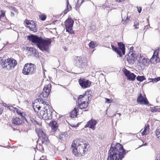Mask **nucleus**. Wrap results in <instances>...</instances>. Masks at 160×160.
<instances>
[{
    "mask_svg": "<svg viewBox=\"0 0 160 160\" xmlns=\"http://www.w3.org/2000/svg\"><path fill=\"white\" fill-rule=\"evenodd\" d=\"M51 88L50 84H46L44 86L42 91L39 95L38 99V101L40 105L39 106L36 105L35 107L38 110H40L41 108L43 109L39 112H38V113L40 118L44 120L50 119L52 118V109L51 106L43 100V98H48L51 91Z\"/></svg>",
    "mask_w": 160,
    "mask_h": 160,
    "instance_id": "1",
    "label": "nucleus"
},
{
    "mask_svg": "<svg viewBox=\"0 0 160 160\" xmlns=\"http://www.w3.org/2000/svg\"><path fill=\"white\" fill-rule=\"evenodd\" d=\"M113 145H111L109 151L108 160H122L126 153L123 146L118 143Z\"/></svg>",
    "mask_w": 160,
    "mask_h": 160,
    "instance_id": "2",
    "label": "nucleus"
},
{
    "mask_svg": "<svg viewBox=\"0 0 160 160\" xmlns=\"http://www.w3.org/2000/svg\"><path fill=\"white\" fill-rule=\"evenodd\" d=\"M28 39L33 44L36 45L38 48L43 52L48 51L49 46L51 44L52 40L48 39H44L36 35H31L28 37Z\"/></svg>",
    "mask_w": 160,
    "mask_h": 160,
    "instance_id": "3",
    "label": "nucleus"
},
{
    "mask_svg": "<svg viewBox=\"0 0 160 160\" xmlns=\"http://www.w3.org/2000/svg\"><path fill=\"white\" fill-rule=\"evenodd\" d=\"M87 144L81 141H74L71 145L73 154L76 157H81L84 155L88 151Z\"/></svg>",
    "mask_w": 160,
    "mask_h": 160,
    "instance_id": "4",
    "label": "nucleus"
},
{
    "mask_svg": "<svg viewBox=\"0 0 160 160\" xmlns=\"http://www.w3.org/2000/svg\"><path fill=\"white\" fill-rule=\"evenodd\" d=\"M91 91H87L83 95H80L78 99V107L80 109L87 108L88 105V102L91 100Z\"/></svg>",
    "mask_w": 160,
    "mask_h": 160,
    "instance_id": "5",
    "label": "nucleus"
},
{
    "mask_svg": "<svg viewBox=\"0 0 160 160\" xmlns=\"http://www.w3.org/2000/svg\"><path fill=\"white\" fill-rule=\"evenodd\" d=\"M0 63L3 68H6L8 70L13 69L17 64L16 60L13 59H8L4 61L0 59Z\"/></svg>",
    "mask_w": 160,
    "mask_h": 160,
    "instance_id": "6",
    "label": "nucleus"
},
{
    "mask_svg": "<svg viewBox=\"0 0 160 160\" xmlns=\"http://www.w3.org/2000/svg\"><path fill=\"white\" fill-rule=\"evenodd\" d=\"M36 66L31 63L26 64L24 66L22 73L25 75H31L35 73Z\"/></svg>",
    "mask_w": 160,
    "mask_h": 160,
    "instance_id": "7",
    "label": "nucleus"
},
{
    "mask_svg": "<svg viewBox=\"0 0 160 160\" xmlns=\"http://www.w3.org/2000/svg\"><path fill=\"white\" fill-rule=\"evenodd\" d=\"M135 58L136 60L138 61V63L141 67L148 66L149 64L150 60L146 58L145 56L140 53L138 54Z\"/></svg>",
    "mask_w": 160,
    "mask_h": 160,
    "instance_id": "8",
    "label": "nucleus"
},
{
    "mask_svg": "<svg viewBox=\"0 0 160 160\" xmlns=\"http://www.w3.org/2000/svg\"><path fill=\"white\" fill-rule=\"evenodd\" d=\"M118 45L119 46L118 48L112 45H111V47L113 50L116 52L119 57H121L122 54L124 55L125 54V46L121 42H118Z\"/></svg>",
    "mask_w": 160,
    "mask_h": 160,
    "instance_id": "9",
    "label": "nucleus"
},
{
    "mask_svg": "<svg viewBox=\"0 0 160 160\" xmlns=\"http://www.w3.org/2000/svg\"><path fill=\"white\" fill-rule=\"evenodd\" d=\"M36 131L38 132L39 139L41 141L42 144L45 145H48L49 143V140L42 130L40 128H37Z\"/></svg>",
    "mask_w": 160,
    "mask_h": 160,
    "instance_id": "10",
    "label": "nucleus"
},
{
    "mask_svg": "<svg viewBox=\"0 0 160 160\" xmlns=\"http://www.w3.org/2000/svg\"><path fill=\"white\" fill-rule=\"evenodd\" d=\"M74 22V21L69 18H68L65 22L66 31L70 34H74V32L72 29Z\"/></svg>",
    "mask_w": 160,
    "mask_h": 160,
    "instance_id": "11",
    "label": "nucleus"
},
{
    "mask_svg": "<svg viewBox=\"0 0 160 160\" xmlns=\"http://www.w3.org/2000/svg\"><path fill=\"white\" fill-rule=\"evenodd\" d=\"M25 24L27 26L29 29L32 31L34 32H36L37 31V28L35 22L32 21H28L26 20L24 21Z\"/></svg>",
    "mask_w": 160,
    "mask_h": 160,
    "instance_id": "12",
    "label": "nucleus"
},
{
    "mask_svg": "<svg viewBox=\"0 0 160 160\" xmlns=\"http://www.w3.org/2000/svg\"><path fill=\"white\" fill-rule=\"evenodd\" d=\"M78 82L81 87L84 88L89 87L91 84V82L85 78H80Z\"/></svg>",
    "mask_w": 160,
    "mask_h": 160,
    "instance_id": "13",
    "label": "nucleus"
},
{
    "mask_svg": "<svg viewBox=\"0 0 160 160\" xmlns=\"http://www.w3.org/2000/svg\"><path fill=\"white\" fill-rule=\"evenodd\" d=\"M137 102L138 103L141 104L148 105V102L145 95L142 96L141 93H140L138 95Z\"/></svg>",
    "mask_w": 160,
    "mask_h": 160,
    "instance_id": "14",
    "label": "nucleus"
},
{
    "mask_svg": "<svg viewBox=\"0 0 160 160\" xmlns=\"http://www.w3.org/2000/svg\"><path fill=\"white\" fill-rule=\"evenodd\" d=\"M124 73L129 80L132 81L135 80L136 76L133 73H131L129 71L125 69L124 71Z\"/></svg>",
    "mask_w": 160,
    "mask_h": 160,
    "instance_id": "15",
    "label": "nucleus"
},
{
    "mask_svg": "<svg viewBox=\"0 0 160 160\" xmlns=\"http://www.w3.org/2000/svg\"><path fill=\"white\" fill-rule=\"evenodd\" d=\"M97 122L95 120L92 119L88 122L85 125V127H89L93 130L95 129Z\"/></svg>",
    "mask_w": 160,
    "mask_h": 160,
    "instance_id": "16",
    "label": "nucleus"
},
{
    "mask_svg": "<svg viewBox=\"0 0 160 160\" xmlns=\"http://www.w3.org/2000/svg\"><path fill=\"white\" fill-rule=\"evenodd\" d=\"M127 60L130 63L133 64L135 62V54L133 53H129L128 56L127 57Z\"/></svg>",
    "mask_w": 160,
    "mask_h": 160,
    "instance_id": "17",
    "label": "nucleus"
},
{
    "mask_svg": "<svg viewBox=\"0 0 160 160\" xmlns=\"http://www.w3.org/2000/svg\"><path fill=\"white\" fill-rule=\"evenodd\" d=\"M77 66L80 68H82L83 62L80 57H77L75 58Z\"/></svg>",
    "mask_w": 160,
    "mask_h": 160,
    "instance_id": "18",
    "label": "nucleus"
},
{
    "mask_svg": "<svg viewBox=\"0 0 160 160\" xmlns=\"http://www.w3.org/2000/svg\"><path fill=\"white\" fill-rule=\"evenodd\" d=\"M149 126L148 124L146 125L144 127V130L142 132V136L148 134L149 132Z\"/></svg>",
    "mask_w": 160,
    "mask_h": 160,
    "instance_id": "19",
    "label": "nucleus"
},
{
    "mask_svg": "<svg viewBox=\"0 0 160 160\" xmlns=\"http://www.w3.org/2000/svg\"><path fill=\"white\" fill-rule=\"evenodd\" d=\"M57 123L55 121H53L51 122L50 123V125L51 126L52 130L54 132L57 129L58 126L57 125Z\"/></svg>",
    "mask_w": 160,
    "mask_h": 160,
    "instance_id": "20",
    "label": "nucleus"
},
{
    "mask_svg": "<svg viewBox=\"0 0 160 160\" xmlns=\"http://www.w3.org/2000/svg\"><path fill=\"white\" fill-rule=\"evenodd\" d=\"M150 61L152 63L155 64L159 61V59L158 56L153 55Z\"/></svg>",
    "mask_w": 160,
    "mask_h": 160,
    "instance_id": "21",
    "label": "nucleus"
},
{
    "mask_svg": "<svg viewBox=\"0 0 160 160\" xmlns=\"http://www.w3.org/2000/svg\"><path fill=\"white\" fill-rule=\"evenodd\" d=\"M12 122L14 125H18L21 123V120L19 118L15 117L12 118Z\"/></svg>",
    "mask_w": 160,
    "mask_h": 160,
    "instance_id": "22",
    "label": "nucleus"
},
{
    "mask_svg": "<svg viewBox=\"0 0 160 160\" xmlns=\"http://www.w3.org/2000/svg\"><path fill=\"white\" fill-rule=\"evenodd\" d=\"M122 22L124 24H127L129 21V18H128L127 14H126L125 17L123 16L122 15Z\"/></svg>",
    "mask_w": 160,
    "mask_h": 160,
    "instance_id": "23",
    "label": "nucleus"
},
{
    "mask_svg": "<svg viewBox=\"0 0 160 160\" xmlns=\"http://www.w3.org/2000/svg\"><path fill=\"white\" fill-rule=\"evenodd\" d=\"M78 107H75L74 110L71 112V116L73 118H74V116H76L78 115Z\"/></svg>",
    "mask_w": 160,
    "mask_h": 160,
    "instance_id": "24",
    "label": "nucleus"
},
{
    "mask_svg": "<svg viewBox=\"0 0 160 160\" xmlns=\"http://www.w3.org/2000/svg\"><path fill=\"white\" fill-rule=\"evenodd\" d=\"M67 135L65 133H61L58 136V137L61 140H64L66 139Z\"/></svg>",
    "mask_w": 160,
    "mask_h": 160,
    "instance_id": "25",
    "label": "nucleus"
},
{
    "mask_svg": "<svg viewBox=\"0 0 160 160\" xmlns=\"http://www.w3.org/2000/svg\"><path fill=\"white\" fill-rule=\"evenodd\" d=\"M67 8L64 10V14L67 13L68 11L71 10L72 7L70 4H69L68 0H67Z\"/></svg>",
    "mask_w": 160,
    "mask_h": 160,
    "instance_id": "26",
    "label": "nucleus"
},
{
    "mask_svg": "<svg viewBox=\"0 0 160 160\" xmlns=\"http://www.w3.org/2000/svg\"><path fill=\"white\" fill-rule=\"evenodd\" d=\"M89 46L90 48H93L96 46H97L95 42H94L93 41H91L89 44Z\"/></svg>",
    "mask_w": 160,
    "mask_h": 160,
    "instance_id": "27",
    "label": "nucleus"
},
{
    "mask_svg": "<svg viewBox=\"0 0 160 160\" xmlns=\"http://www.w3.org/2000/svg\"><path fill=\"white\" fill-rule=\"evenodd\" d=\"M136 79L138 81L141 82L145 80V78L144 76H138L136 77Z\"/></svg>",
    "mask_w": 160,
    "mask_h": 160,
    "instance_id": "28",
    "label": "nucleus"
},
{
    "mask_svg": "<svg viewBox=\"0 0 160 160\" xmlns=\"http://www.w3.org/2000/svg\"><path fill=\"white\" fill-rule=\"evenodd\" d=\"M159 80H160V77H158V78H155L154 79L151 78L150 79V82H157Z\"/></svg>",
    "mask_w": 160,
    "mask_h": 160,
    "instance_id": "29",
    "label": "nucleus"
},
{
    "mask_svg": "<svg viewBox=\"0 0 160 160\" xmlns=\"http://www.w3.org/2000/svg\"><path fill=\"white\" fill-rule=\"evenodd\" d=\"M83 2V0H78L76 5V7H79Z\"/></svg>",
    "mask_w": 160,
    "mask_h": 160,
    "instance_id": "30",
    "label": "nucleus"
},
{
    "mask_svg": "<svg viewBox=\"0 0 160 160\" xmlns=\"http://www.w3.org/2000/svg\"><path fill=\"white\" fill-rule=\"evenodd\" d=\"M134 26L135 27V28L137 29L139 28V21L138 20H136L134 23Z\"/></svg>",
    "mask_w": 160,
    "mask_h": 160,
    "instance_id": "31",
    "label": "nucleus"
},
{
    "mask_svg": "<svg viewBox=\"0 0 160 160\" xmlns=\"http://www.w3.org/2000/svg\"><path fill=\"white\" fill-rule=\"evenodd\" d=\"M156 134L157 138L160 139V129H158L156 131Z\"/></svg>",
    "mask_w": 160,
    "mask_h": 160,
    "instance_id": "32",
    "label": "nucleus"
},
{
    "mask_svg": "<svg viewBox=\"0 0 160 160\" xmlns=\"http://www.w3.org/2000/svg\"><path fill=\"white\" fill-rule=\"evenodd\" d=\"M39 18L42 21H44L46 18V16L45 15L41 14L39 16Z\"/></svg>",
    "mask_w": 160,
    "mask_h": 160,
    "instance_id": "33",
    "label": "nucleus"
},
{
    "mask_svg": "<svg viewBox=\"0 0 160 160\" xmlns=\"http://www.w3.org/2000/svg\"><path fill=\"white\" fill-rule=\"evenodd\" d=\"M17 112L18 113L20 114L22 116V119H23L24 118H25L23 116V115H24V114L23 113L21 112L20 110H17Z\"/></svg>",
    "mask_w": 160,
    "mask_h": 160,
    "instance_id": "34",
    "label": "nucleus"
},
{
    "mask_svg": "<svg viewBox=\"0 0 160 160\" xmlns=\"http://www.w3.org/2000/svg\"><path fill=\"white\" fill-rule=\"evenodd\" d=\"M159 51V48H158V49L156 50L154 52L153 55L158 56V53Z\"/></svg>",
    "mask_w": 160,
    "mask_h": 160,
    "instance_id": "35",
    "label": "nucleus"
},
{
    "mask_svg": "<svg viewBox=\"0 0 160 160\" xmlns=\"http://www.w3.org/2000/svg\"><path fill=\"white\" fill-rule=\"evenodd\" d=\"M1 14L0 15V18H3L5 15V12L2 10H1Z\"/></svg>",
    "mask_w": 160,
    "mask_h": 160,
    "instance_id": "36",
    "label": "nucleus"
},
{
    "mask_svg": "<svg viewBox=\"0 0 160 160\" xmlns=\"http://www.w3.org/2000/svg\"><path fill=\"white\" fill-rule=\"evenodd\" d=\"M78 124H77L76 125H73L72 124H70V126L71 127H73V128H76L78 126Z\"/></svg>",
    "mask_w": 160,
    "mask_h": 160,
    "instance_id": "37",
    "label": "nucleus"
},
{
    "mask_svg": "<svg viewBox=\"0 0 160 160\" xmlns=\"http://www.w3.org/2000/svg\"><path fill=\"white\" fill-rule=\"evenodd\" d=\"M138 11L139 13H140L142 11V8L140 7H137Z\"/></svg>",
    "mask_w": 160,
    "mask_h": 160,
    "instance_id": "38",
    "label": "nucleus"
},
{
    "mask_svg": "<svg viewBox=\"0 0 160 160\" xmlns=\"http://www.w3.org/2000/svg\"><path fill=\"white\" fill-rule=\"evenodd\" d=\"M106 101L105 102L106 103H110V99L106 98Z\"/></svg>",
    "mask_w": 160,
    "mask_h": 160,
    "instance_id": "39",
    "label": "nucleus"
},
{
    "mask_svg": "<svg viewBox=\"0 0 160 160\" xmlns=\"http://www.w3.org/2000/svg\"><path fill=\"white\" fill-rule=\"evenodd\" d=\"M133 48H134V47H132L130 48L129 53H131V52L133 53L132 52H133Z\"/></svg>",
    "mask_w": 160,
    "mask_h": 160,
    "instance_id": "40",
    "label": "nucleus"
},
{
    "mask_svg": "<svg viewBox=\"0 0 160 160\" xmlns=\"http://www.w3.org/2000/svg\"><path fill=\"white\" fill-rule=\"evenodd\" d=\"M3 112V109L0 106V115L2 114Z\"/></svg>",
    "mask_w": 160,
    "mask_h": 160,
    "instance_id": "41",
    "label": "nucleus"
},
{
    "mask_svg": "<svg viewBox=\"0 0 160 160\" xmlns=\"http://www.w3.org/2000/svg\"><path fill=\"white\" fill-rule=\"evenodd\" d=\"M11 8H12V10L14 11L15 12H17V11H18L17 10L16 8H14V7H12Z\"/></svg>",
    "mask_w": 160,
    "mask_h": 160,
    "instance_id": "42",
    "label": "nucleus"
},
{
    "mask_svg": "<svg viewBox=\"0 0 160 160\" xmlns=\"http://www.w3.org/2000/svg\"><path fill=\"white\" fill-rule=\"evenodd\" d=\"M46 157L44 156H42L40 158V159L41 160H44L46 158Z\"/></svg>",
    "mask_w": 160,
    "mask_h": 160,
    "instance_id": "43",
    "label": "nucleus"
},
{
    "mask_svg": "<svg viewBox=\"0 0 160 160\" xmlns=\"http://www.w3.org/2000/svg\"><path fill=\"white\" fill-rule=\"evenodd\" d=\"M151 111L152 112H155L157 111L155 108H152L151 110Z\"/></svg>",
    "mask_w": 160,
    "mask_h": 160,
    "instance_id": "44",
    "label": "nucleus"
},
{
    "mask_svg": "<svg viewBox=\"0 0 160 160\" xmlns=\"http://www.w3.org/2000/svg\"><path fill=\"white\" fill-rule=\"evenodd\" d=\"M11 16L12 17H13L14 16V13L12 12H11Z\"/></svg>",
    "mask_w": 160,
    "mask_h": 160,
    "instance_id": "45",
    "label": "nucleus"
},
{
    "mask_svg": "<svg viewBox=\"0 0 160 160\" xmlns=\"http://www.w3.org/2000/svg\"><path fill=\"white\" fill-rule=\"evenodd\" d=\"M100 136H101V137H100L99 136V138H101V139H102V138H103L104 137L103 135H102V134H101L100 135Z\"/></svg>",
    "mask_w": 160,
    "mask_h": 160,
    "instance_id": "46",
    "label": "nucleus"
},
{
    "mask_svg": "<svg viewBox=\"0 0 160 160\" xmlns=\"http://www.w3.org/2000/svg\"><path fill=\"white\" fill-rule=\"evenodd\" d=\"M3 105L6 107H7V104H6L5 103H3Z\"/></svg>",
    "mask_w": 160,
    "mask_h": 160,
    "instance_id": "47",
    "label": "nucleus"
},
{
    "mask_svg": "<svg viewBox=\"0 0 160 160\" xmlns=\"http://www.w3.org/2000/svg\"><path fill=\"white\" fill-rule=\"evenodd\" d=\"M147 143H144V144L143 145V146H146V145H147Z\"/></svg>",
    "mask_w": 160,
    "mask_h": 160,
    "instance_id": "48",
    "label": "nucleus"
},
{
    "mask_svg": "<svg viewBox=\"0 0 160 160\" xmlns=\"http://www.w3.org/2000/svg\"><path fill=\"white\" fill-rule=\"evenodd\" d=\"M10 108H10V109H12V108H13V107H10Z\"/></svg>",
    "mask_w": 160,
    "mask_h": 160,
    "instance_id": "49",
    "label": "nucleus"
},
{
    "mask_svg": "<svg viewBox=\"0 0 160 160\" xmlns=\"http://www.w3.org/2000/svg\"><path fill=\"white\" fill-rule=\"evenodd\" d=\"M36 123H37V124H38V122H37Z\"/></svg>",
    "mask_w": 160,
    "mask_h": 160,
    "instance_id": "50",
    "label": "nucleus"
},
{
    "mask_svg": "<svg viewBox=\"0 0 160 160\" xmlns=\"http://www.w3.org/2000/svg\"><path fill=\"white\" fill-rule=\"evenodd\" d=\"M34 150L35 151H36L35 149V148H34ZM35 152H36V151H35Z\"/></svg>",
    "mask_w": 160,
    "mask_h": 160,
    "instance_id": "51",
    "label": "nucleus"
}]
</instances>
